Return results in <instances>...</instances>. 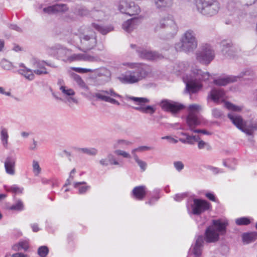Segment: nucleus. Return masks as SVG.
<instances>
[{
	"instance_id": "nucleus-32",
	"label": "nucleus",
	"mask_w": 257,
	"mask_h": 257,
	"mask_svg": "<svg viewBox=\"0 0 257 257\" xmlns=\"http://www.w3.org/2000/svg\"><path fill=\"white\" fill-rule=\"evenodd\" d=\"M19 73L24 75L27 79L32 80L34 79L35 76L33 74L32 70L24 67V69H22L19 70Z\"/></svg>"
},
{
	"instance_id": "nucleus-43",
	"label": "nucleus",
	"mask_w": 257,
	"mask_h": 257,
	"mask_svg": "<svg viewBox=\"0 0 257 257\" xmlns=\"http://www.w3.org/2000/svg\"><path fill=\"white\" fill-rule=\"evenodd\" d=\"M10 209L12 210L21 211L24 209V205L21 200H19L16 204H13L10 207Z\"/></svg>"
},
{
	"instance_id": "nucleus-15",
	"label": "nucleus",
	"mask_w": 257,
	"mask_h": 257,
	"mask_svg": "<svg viewBox=\"0 0 257 257\" xmlns=\"http://www.w3.org/2000/svg\"><path fill=\"white\" fill-rule=\"evenodd\" d=\"M137 52L140 57L147 60H156L163 57L162 54L156 51H149L143 48L138 49Z\"/></svg>"
},
{
	"instance_id": "nucleus-6",
	"label": "nucleus",
	"mask_w": 257,
	"mask_h": 257,
	"mask_svg": "<svg viewBox=\"0 0 257 257\" xmlns=\"http://www.w3.org/2000/svg\"><path fill=\"white\" fill-rule=\"evenodd\" d=\"M197 11L206 17H212L218 13L220 4L217 0H195Z\"/></svg>"
},
{
	"instance_id": "nucleus-13",
	"label": "nucleus",
	"mask_w": 257,
	"mask_h": 257,
	"mask_svg": "<svg viewBox=\"0 0 257 257\" xmlns=\"http://www.w3.org/2000/svg\"><path fill=\"white\" fill-rule=\"evenodd\" d=\"M221 53L226 57L234 59L236 56L237 49L230 40H223L220 44Z\"/></svg>"
},
{
	"instance_id": "nucleus-53",
	"label": "nucleus",
	"mask_w": 257,
	"mask_h": 257,
	"mask_svg": "<svg viewBox=\"0 0 257 257\" xmlns=\"http://www.w3.org/2000/svg\"><path fill=\"white\" fill-rule=\"evenodd\" d=\"M181 135L186 137L187 144L189 145H194V142L193 141V138L192 136L189 135L188 134L186 133H181Z\"/></svg>"
},
{
	"instance_id": "nucleus-36",
	"label": "nucleus",
	"mask_w": 257,
	"mask_h": 257,
	"mask_svg": "<svg viewBox=\"0 0 257 257\" xmlns=\"http://www.w3.org/2000/svg\"><path fill=\"white\" fill-rule=\"evenodd\" d=\"M250 223L249 218L246 217H240L235 220V223L238 225H247Z\"/></svg>"
},
{
	"instance_id": "nucleus-58",
	"label": "nucleus",
	"mask_w": 257,
	"mask_h": 257,
	"mask_svg": "<svg viewBox=\"0 0 257 257\" xmlns=\"http://www.w3.org/2000/svg\"><path fill=\"white\" fill-rule=\"evenodd\" d=\"M82 54H74L69 57L68 59L71 61L81 60Z\"/></svg>"
},
{
	"instance_id": "nucleus-9",
	"label": "nucleus",
	"mask_w": 257,
	"mask_h": 257,
	"mask_svg": "<svg viewBox=\"0 0 257 257\" xmlns=\"http://www.w3.org/2000/svg\"><path fill=\"white\" fill-rule=\"evenodd\" d=\"M215 54L211 46L208 44L202 45L196 53L198 61L202 64H209L214 58Z\"/></svg>"
},
{
	"instance_id": "nucleus-61",
	"label": "nucleus",
	"mask_w": 257,
	"mask_h": 257,
	"mask_svg": "<svg viewBox=\"0 0 257 257\" xmlns=\"http://www.w3.org/2000/svg\"><path fill=\"white\" fill-rule=\"evenodd\" d=\"M205 196L211 201H214V202L216 201V197H215V195L211 192H208V193H206Z\"/></svg>"
},
{
	"instance_id": "nucleus-11",
	"label": "nucleus",
	"mask_w": 257,
	"mask_h": 257,
	"mask_svg": "<svg viewBox=\"0 0 257 257\" xmlns=\"http://www.w3.org/2000/svg\"><path fill=\"white\" fill-rule=\"evenodd\" d=\"M159 104L163 110L173 115L178 113L185 108L183 104L167 99L162 100Z\"/></svg>"
},
{
	"instance_id": "nucleus-50",
	"label": "nucleus",
	"mask_w": 257,
	"mask_h": 257,
	"mask_svg": "<svg viewBox=\"0 0 257 257\" xmlns=\"http://www.w3.org/2000/svg\"><path fill=\"white\" fill-rule=\"evenodd\" d=\"M8 190L15 193H22L23 191V188H20L16 185H14L10 187L8 189Z\"/></svg>"
},
{
	"instance_id": "nucleus-48",
	"label": "nucleus",
	"mask_w": 257,
	"mask_h": 257,
	"mask_svg": "<svg viewBox=\"0 0 257 257\" xmlns=\"http://www.w3.org/2000/svg\"><path fill=\"white\" fill-rule=\"evenodd\" d=\"M201 106L199 105L196 104H191L188 106V110L189 111V114L188 116L190 114H194V115H196L194 113L195 111H198L199 109H200Z\"/></svg>"
},
{
	"instance_id": "nucleus-10",
	"label": "nucleus",
	"mask_w": 257,
	"mask_h": 257,
	"mask_svg": "<svg viewBox=\"0 0 257 257\" xmlns=\"http://www.w3.org/2000/svg\"><path fill=\"white\" fill-rule=\"evenodd\" d=\"M125 99L127 100H131L134 102L136 104L140 105L139 106L134 107V108L144 113H149L152 114L156 111V108L151 105L144 106V105L149 102V100L145 97H137L126 95Z\"/></svg>"
},
{
	"instance_id": "nucleus-3",
	"label": "nucleus",
	"mask_w": 257,
	"mask_h": 257,
	"mask_svg": "<svg viewBox=\"0 0 257 257\" xmlns=\"http://www.w3.org/2000/svg\"><path fill=\"white\" fill-rule=\"evenodd\" d=\"M78 31V37L80 41V46L78 48L80 51L87 52L96 45V37L95 33L91 28L82 26Z\"/></svg>"
},
{
	"instance_id": "nucleus-49",
	"label": "nucleus",
	"mask_w": 257,
	"mask_h": 257,
	"mask_svg": "<svg viewBox=\"0 0 257 257\" xmlns=\"http://www.w3.org/2000/svg\"><path fill=\"white\" fill-rule=\"evenodd\" d=\"M212 114L213 116L216 118H220L223 115V112L221 110L216 108L212 109Z\"/></svg>"
},
{
	"instance_id": "nucleus-51",
	"label": "nucleus",
	"mask_w": 257,
	"mask_h": 257,
	"mask_svg": "<svg viewBox=\"0 0 257 257\" xmlns=\"http://www.w3.org/2000/svg\"><path fill=\"white\" fill-rule=\"evenodd\" d=\"M187 196V193H178L176 194L174 197V199L175 201L180 202L182 201L183 199L185 198Z\"/></svg>"
},
{
	"instance_id": "nucleus-54",
	"label": "nucleus",
	"mask_w": 257,
	"mask_h": 257,
	"mask_svg": "<svg viewBox=\"0 0 257 257\" xmlns=\"http://www.w3.org/2000/svg\"><path fill=\"white\" fill-rule=\"evenodd\" d=\"M75 71L79 73H85L87 72H92L93 69L82 68L80 67H74L73 68Z\"/></svg>"
},
{
	"instance_id": "nucleus-63",
	"label": "nucleus",
	"mask_w": 257,
	"mask_h": 257,
	"mask_svg": "<svg viewBox=\"0 0 257 257\" xmlns=\"http://www.w3.org/2000/svg\"><path fill=\"white\" fill-rule=\"evenodd\" d=\"M244 5L246 6H250L252 5H256L257 3V0H244Z\"/></svg>"
},
{
	"instance_id": "nucleus-21",
	"label": "nucleus",
	"mask_w": 257,
	"mask_h": 257,
	"mask_svg": "<svg viewBox=\"0 0 257 257\" xmlns=\"http://www.w3.org/2000/svg\"><path fill=\"white\" fill-rule=\"evenodd\" d=\"M237 80V77L234 76H228L225 77L215 79L213 80L214 84L218 86H225L229 83L234 82Z\"/></svg>"
},
{
	"instance_id": "nucleus-20",
	"label": "nucleus",
	"mask_w": 257,
	"mask_h": 257,
	"mask_svg": "<svg viewBox=\"0 0 257 257\" xmlns=\"http://www.w3.org/2000/svg\"><path fill=\"white\" fill-rule=\"evenodd\" d=\"M132 195L136 199L143 200L146 195V187L145 186L135 187L132 191Z\"/></svg>"
},
{
	"instance_id": "nucleus-39",
	"label": "nucleus",
	"mask_w": 257,
	"mask_h": 257,
	"mask_svg": "<svg viewBox=\"0 0 257 257\" xmlns=\"http://www.w3.org/2000/svg\"><path fill=\"white\" fill-rule=\"evenodd\" d=\"M1 135L3 145L5 148H7L8 145V139L9 138L7 130L6 129L2 130Z\"/></svg>"
},
{
	"instance_id": "nucleus-19",
	"label": "nucleus",
	"mask_w": 257,
	"mask_h": 257,
	"mask_svg": "<svg viewBox=\"0 0 257 257\" xmlns=\"http://www.w3.org/2000/svg\"><path fill=\"white\" fill-rule=\"evenodd\" d=\"M92 72L94 73L96 78L102 77L104 83L108 81L111 75L110 72L104 67L93 70Z\"/></svg>"
},
{
	"instance_id": "nucleus-24",
	"label": "nucleus",
	"mask_w": 257,
	"mask_h": 257,
	"mask_svg": "<svg viewBox=\"0 0 257 257\" xmlns=\"http://www.w3.org/2000/svg\"><path fill=\"white\" fill-rule=\"evenodd\" d=\"M78 14L81 16H86L88 15H92L93 16H95L96 13H98L100 15L102 16L103 13L101 11H96V10H92L90 11L85 7H81L78 9L77 11Z\"/></svg>"
},
{
	"instance_id": "nucleus-31",
	"label": "nucleus",
	"mask_w": 257,
	"mask_h": 257,
	"mask_svg": "<svg viewBox=\"0 0 257 257\" xmlns=\"http://www.w3.org/2000/svg\"><path fill=\"white\" fill-rule=\"evenodd\" d=\"M72 77L74 80L77 83V84L82 89L84 90H88V87L86 84L85 82L82 80L81 77L78 74L75 73L72 74Z\"/></svg>"
},
{
	"instance_id": "nucleus-62",
	"label": "nucleus",
	"mask_w": 257,
	"mask_h": 257,
	"mask_svg": "<svg viewBox=\"0 0 257 257\" xmlns=\"http://www.w3.org/2000/svg\"><path fill=\"white\" fill-rule=\"evenodd\" d=\"M162 139H163V140H167L170 142L172 143L173 144H176L178 142V140L174 139L173 138L171 137V136L163 137L162 138Z\"/></svg>"
},
{
	"instance_id": "nucleus-37",
	"label": "nucleus",
	"mask_w": 257,
	"mask_h": 257,
	"mask_svg": "<svg viewBox=\"0 0 257 257\" xmlns=\"http://www.w3.org/2000/svg\"><path fill=\"white\" fill-rule=\"evenodd\" d=\"M113 152L116 156H121L125 159H131L132 157L130 153L120 149H116Z\"/></svg>"
},
{
	"instance_id": "nucleus-12",
	"label": "nucleus",
	"mask_w": 257,
	"mask_h": 257,
	"mask_svg": "<svg viewBox=\"0 0 257 257\" xmlns=\"http://www.w3.org/2000/svg\"><path fill=\"white\" fill-rule=\"evenodd\" d=\"M193 203L191 204L192 209L191 213L195 215H199L205 211L209 210L211 207V204L208 201L194 198L193 199Z\"/></svg>"
},
{
	"instance_id": "nucleus-55",
	"label": "nucleus",
	"mask_w": 257,
	"mask_h": 257,
	"mask_svg": "<svg viewBox=\"0 0 257 257\" xmlns=\"http://www.w3.org/2000/svg\"><path fill=\"white\" fill-rule=\"evenodd\" d=\"M254 75V73L253 71H252L250 69H247L245 70L244 71H242L241 72V73L239 74V75L237 76V79L242 77L245 76H252Z\"/></svg>"
},
{
	"instance_id": "nucleus-27",
	"label": "nucleus",
	"mask_w": 257,
	"mask_h": 257,
	"mask_svg": "<svg viewBox=\"0 0 257 257\" xmlns=\"http://www.w3.org/2000/svg\"><path fill=\"white\" fill-rule=\"evenodd\" d=\"M86 183L84 181L75 182L74 187L78 190V193L82 194L86 193L90 188L89 186L85 185Z\"/></svg>"
},
{
	"instance_id": "nucleus-28",
	"label": "nucleus",
	"mask_w": 257,
	"mask_h": 257,
	"mask_svg": "<svg viewBox=\"0 0 257 257\" xmlns=\"http://www.w3.org/2000/svg\"><path fill=\"white\" fill-rule=\"evenodd\" d=\"M140 12V9L138 5H135L134 2H131L128 4L127 15L133 16L138 15Z\"/></svg>"
},
{
	"instance_id": "nucleus-17",
	"label": "nucleus",
	"mask_w": 257,
	"mask_h": 257,
	"mask_svg": "<svg viewBox=\"0 0 257 257\" xmlns=\"http://www.w3.org/2000/svg\"><path fill=\"white\" fill-rule=\"evenodd\" d=\"M140 23V20L135 17L124 22L122 24V29L127 33H131L134 29H136Z\"/></svg>"
},
{
	"instance_id": "nucleus-8",
	"label": "nucleus",
	"mask_w": 257,
	"mask_h": 257,
	"mask_svg": "<svg viewBox=\"0 0 257 257\" xmlns=\"http://www.w3.org/2000/svg\"><path fill=\"white\" fill-rule=\"evenodd\" d=\"M159 28L165 29L168 38H173L178 32V27L171 15H168L160 20L156 30H158Z\"/></svg>"
},
{
	"instance_id": "nucleus-25",
	"label": "nucleus",
	"mask_w": 257,
	"mask_h": 257,
	"mask_svg": "<svg viewBox=\"0 0 257 257\" xmlns=\"http://www.w3.org/2000/svg\"><path fill=\"white\" fill-rule=\"evenodd\" d=\"M94 97H96L97 99L105 101L110 102L112 104L119 105V102L115 100L114 98H111L109 96L103 95L100 93H95L93 95Z\"/></svg>"
},
{
	"instance_id": "nucleus-52",
	"label": "nucleus",
	"mask_w": 257,
	"mask_h": 257,
	"mask_svg": "<svg viewBox=\"0 0 257 257\" xmlns=\"http://www.w3.org/2000/svg\"><path fill=\"white\" fill-rule=\"evenodd\" d=\"M81 60L84 61L93 62L95 61V57L86 54H82Z\"/></svg>"
},
{
	"instance_id": "nucleus-29",
	"label": "nucleus",
	"mask_w": 257,
	"mask_h": 257,
	"mask_svg": "<svg viewBox=\"0 0 257 257\" xmlns=\"http://www.w3.org/2000/svg\"><path fill=\"white\" fill-rule=\"evenodd\" d=\"M154 1L156 8L159 9L170 7L173 4V0H154Z\"/></svg>"
},
{
	"instance_id": "nucleus-46",
	"label": "nucleus",
	"mask_w": 257,
	"mask_h": 257,
	"mask_svg": "<svg viewBox=\"0 0 257 257\" xmlns=\"http://www.w3.org/2000/svg\"><path fill=\"white\" fill-rule=\"evenodd\" d=\"M33 170L36 176L38 175L40 173L41 169L38 161L35 160L33 161Z\"/></svg>"
},
{
	"instance_id": "nucleus-44",
	"label": "nucleus",
	"mask_w": 257,
	"mask_h": 257,
	"mask_svg": "<svg viewBox=\"0 0 257 257\" xmlns=\"http://www.w3.org/2000/svg\"><path fill=\"white\" fill-rule=\"evenodd\" d=\"M1 65L3 68L5 70H11L13 68V65L11 62L6 60L3 59L1 62Z\"/></svg>"
},
{
	"instance_id": "nucleus-4",
	"label": "nucleus",
	"mask_w": 257,
	"mask_h": 257,
	"mask_svg": "<svg viewBox=\"0 0 257 257\" xmlns=\"http://www.w3.org/2000/svg\"><path fill=\"white\" fill-rule=\"evenodd\" d=\"M198 42L195 32L192 30L186 31L182 36L180 41L175 44L177 51L189 53L197 48Z\"/></svg>"
},
{
	"instance_id": "nucleus-47",
	"label": "nucleus",
	"mask_w": 257,
	"mask_h": 257,
	"mask_svg": "<svg viewBox=\"0 0 257 257\" xmlns=\"http://www.w3.org/2000/svg\"><path fill=\"white\" fill-rule=\"evenodd\" d=\"M60 89L62 93L68 96H73L75 94L74 91L72 89H67L66 87L64 86H61Z\"/></svg>"
},
{
	"instance_id": "nucleus-64",
	"label": "nucleus",
	"mask_w": 257,
	"mask_h": 257,
	"mask_svg": "<svg viewBox=\"0 0 257 257\" xmlns=\"http://www.w3.org/2000/svg\"><path fill=\"white\" fill-rule=\"evenodd\" d=\"M99 163L102 166H107L109 164L108 158H103L99 161Z\"/></svg>"
},
{
	"instance_id": "nucleus-57",
	"label": "nucleus",
	"mask_w": 257,
	"mask_h": 257,
	"mask_svg": "<svg viewBox=\"0 0 257 257\" xmlns=\"http://www.w3.org/2000/svg\"><path fill=\"white\" fill-rule=\"evenodd\" d=\"M174 166L178 171H181L184 167V164L181 161L174 162Z\"/></svg>"
},
{
	"instance_id": "nucleus-45",
	"label": "nucleus",
	"mask_w": 257,
	"mask_h": 257,
	"mask_svg": "<svg viewBox=\"0 0 257 257\" xmlns=\"http://www.w3.org/2000/svg\"><path fill=\"white\" fill-rule=\"evenodd\" d=\"M99 91L103 93L106 95H109L113 97H120V95L117 93H116L115 92H114V90L112 88H111L109 89L108 90H99Z\"/></svg>"
},
{
	"instance_id": "nucleus-7",
	"label": "nucleus",
	"mask_w": 257,
	"mask_h": 257,
	"mask_svg": "<svg viewBox=\"0 0 257 257\" xmlns=\"http://www.w3.org/2000/svg\"><path fill=\"white\" fill-rule=\"evenodd\" d=\"M228 117L236 127L248 136H252L254 131L257 130V123L246 125L242 117L234 113H229Z\"/></svg>"
},
{
	"instance_id": "nucleus-23",
	"label": "nucleus",
	"mask_w": 257,
	"mask_h": 257,
	"mask_svg": "<svg viewBox=\"0 0 257 257\" xmlns=\"http://www.w3.org/2000/svg\"><path fill=\"white\" fill-rule=\"evenodd\" d=\"M209 96L213 102L218 103L220 99L224 98L225 92L223 90L221 89H212L210 92Z\"/></svg>"
},
{
	"instance_id": "nucleus-14",
	"label": "nucleus",
	"mask_w": 257,
	"mask_h": 257,
	"mask_svg": "<svg viewBox=\"0 0 257 257\" xmlns=\"http://www.w3.org/2000/svg\"><path fill=\"white\" fill-rule=\"evenodd\" d=\"M187 123L189 130L196 133H202L204 135H210V133L205 130L194 129V127L199 125L200 121L198 120L196 115L190 113L187 117Z\"/></svg>"
},
{
	"instance_id": "nucleus-22",
	"label": "nucleus",
	"mask_w": 257,
	"mask_h": 257,
	"mask_svg": "<svg viewBox=\"0 0 257 257\" xmlns=\"http://www.w3.org/2000/svg\"><path fill=\"white\" fill-rule=\"evenodd\" d=\"M45 61L36 60L33 63V67L37 68L34 70V73L38 75L48 74L46 68L44 66Z\"/></svg>"
},
{
	"instance_id": "nucleus-18",
	"label": "nucleus",
	"mask_w": 257,
	"mask_h": 257,
	"mask_svg": "<svg viewBox=\"0 0 257 257\" xmlns=\"http://www.w3.org/2000/svg\"><path fill=\"white\" fill-rule=\"evenodd\" d=\"M16 158L15 156H8L5 162V168L7 174L13 175L15 174V167Z\"/></svg>"
},
{
	"instance_id": "nucleus-26",
	"label": "nucleus",
	"mask_w": 257,
	"mask_h": 257,
	"mask_svg": "<svg viewBox=\"0 0 257 257\" xmlns=\"http://www.w3.org/2000/svg\"><path fill=\"white\" fill-rule=\"evenodd\" d=\"M242 238L243 241L246 243L253 242L257 238V232L244 233Z\"/></svg>"
},
{
	"instance_id": "nucleus-35",
	"label": "nucleus",
	"mask_w": 257,
	"mask_h": 257,
	"mask_svg": "<svg viewBox=\"0 0 257 257\" xmlns=\"http://www.w3.org/2000/svg\"><path fill=\"white\" fill-rule=\"evenodd\" d=\"M128 4L129 3L124 0H122L120 2L118 9L121 13L127 14Z\"/></svg>"
},
{
	"instance_id": "nucleus-56",
	"label": "nucleus",
	"mask_w": 257,
	"mask_h": 257,
	"mask_svg": "<svg viewBox=\"0 0 257 257\" xmlns=\"http://www.w3.org/2000/svg\"><path fill=\"white\" fill-rule=\"evenodd\" d=\"M68 50L66 48L59 47L57 48V54L59 57H61L66 55Z\"/></svg>"
},
{
	"instance_id": "nucleus-1",
	"label": "nucleus",
	"mask_w": 257,
	"mask_h": 257,
	"mask_svg": "<svg viewBox=\"0 0 257 257\" xmlns=\"http://www.w3.org/2000/svg\"><path fill=\"white\" fill-rule=\"evenodd\" d=\"M228 224L226 220H212L211 225L207 227L205 231V237L201 235L198 236L196 239L195 244L192 250L195 257H200L201 255L204 240L207 243L217 241L219 239V235L225 234Z\"/></svg>"
},
{
	"instance_id": "nucleus-41",
	"label": "nucleus",
	"mask_w": 257,
	"mask_h": 257,
	"mask_svg": "<svg viewBox=\"0 0 257 257\" xmlns=\"http://www.w3.org/2000/svg\"><path fill=\"white\" fill-rule=\"evenodd\" d=\"M49 253V248L46 246H41L38 249V253L41 257H46Z\"/></svg>"
},
{
	"instance_id": "nucleus-33",
	"label": "nucleus",
	"mask_w": 257,
	"mask_h": 257,
	"mask_svg": "<svg viewBox=\"0 0 257 257\" xmlns=\"http://www.w3.org/2000/svg\"><path fill=\"white\" fill-rule=\"evenodd\" d=\"M29 247V243L27 241H20L18 244H15L13 246V249L15 250H19L21 249L26 251Z\"/></svg>"
},
{
	"instance_id": "nucleus-2",
	"label": "nucleus",
	"mask_w": 257,
	"mask_h": 257,
	"mask_svg": "<svg viewBox=\"0 0 257 257\" xmlns=\"http://www.w3.org/2000/svg\"><path fill=\"white\" fill-rule=\"evenodd\" d=\"M127 65L130 69L117 77L118 80L123 84L137 83L146 79L152 72L151 67L145 63H128Z\"/></svg>"
},
{
	"instance_id": "nucleus-34",
	"label": "nucleus",
	"mask_w": 257,
	"mask_h": 257,
	"mask_svg": "<svg viewBox=\"0 0 257 257\" xmlns=\"http://www.w3.org/2000/svg\"><path fill=\"white\" fill-rule=\"evenodd\" d=\"M92 26L103 35H105L111 31V29L109 28H105L95 23H92Z\"/></svg>"
},
{
	"instance_id": "nucleus-30",
	"label": "nucleus",
	"mask_w": 257,
	"mask_h": 257,
	"mask_svg": "<svg viewBox=\"0 0 257 257\" xmlns=\"http://www.w3.org/2000/svg\"><path fill=\"white\" fill-rule=\"evenodd\" d=\"M132 144V143L123 139H119L116 140L113 144V147L114 149L122 148L124 149L127 146H129Z\"/></svg>"
},
{
	"instance_id": "nucleus-38",
	"label": "nucleus",
	"mask_w": 257,
	"mask_h": 257,
	"mask_svg": "<svg viewBox=\"0 0 257 257\" xmlns=\"http://www.w3.org/2000/svg\"><path fill=\"white\" fill-rule=\"evenodd\" d=\"M79 150L82 153L90 156H95L97 153V150L95 148H80Z\"/></svg>"
},
{
	"instance_id": "nucleus-16",
	"label": "nucleus",
	"mask_w": 257,
	"mask_h": 257,
	"mask_svg": "<svg viewBox=\"0 0 257 257\" xmlns=\"http://www.w3.org/2000/svg\"><path fill=\"white\" fill-rule=\"evenodd\" d=\"M68 8L65 4H56L53 6L44 8L43 10L44 13L49 15L55 14L59 12H63L67 11Z\"/></svg>"
},
{
	"instance_id": "nucleus-60",
	"label": "nucleus",
	"mask_w": 257,
	"mask_h": 257,
	"mask_svg": "<svg viewBox=\"0 0 257 257\" xmlns=\"http://www.w3.org/2000/svg\"><path fill=\"white\" fill-rule=\"evenodd\" d=\"M135 149L137 150V152H144L150 150L152 149V148L148 146H141L137 148H135Z\"/></svg>"
},
{
	"instance_id": "nucleus-59",
	"label": "nucleus",
	"mask_w": 257,
	"mask_h": 257,
	"mask_svg": "<svg viewBox=\"0 0 257 257\" xmlns=\"http://www.w3.org/2000/svg\"><path fill=\"white\" fill-rule=\"evenodd\" d=\"M139 167H140L142 171H145L147 168V164L146 162L141 160H140L139 161L136 162Z\"/></svg>"
},
{
	"instance_id": "nucleus-42",
	"label": "nucleus",
	"mask_w": 257,
	"mask_h": 257,
	"mask_svg": "<svg viewBox=\"0 0 257 257\" xmlns=\"http://www.w3.org/2000/svg\"><path fill=\"white\" fill-rule=\"evenodd\" d=\"M107 157L108 159L110 165L121 166L119 162L116 160V158L113 154H108Z\"/></svg>"
},
{
	"instance_id": "nucleus-5",
	"label": "nucleus",
	"mask_w": 257,
	"mask_h": 257,
	"mask_svg": "<svg viewBox=\"0 0 257 257\" xmlns=\"http://www.w3.org/2000/svg\"><path fill=\"white\" fill-rule=\"evenodd\" d=\"M210 74L203 72L200 69L193 71V76L186 82V90L189 94L197 92L202 87V82H206L208 80Z\"/></svg>"
},
{
	"instance_id": "nucleus-40",
	"label": "nucleus",
	"mask_w": 257,
	"mask_h": 257,
	"mask_svg": "<svg viewBox=\"0 0 257 257\" xmlns=\"http://www.w3.org/2000/svg\"><path fill=\"white\" fill-rule=\"evenodd\" d=\"M225 106L228 109L232 110L233 111L231 112V113H234L236 114H237L235 112L239 111L241 110V109L238 106H237L228 101L225 103Z\"/></svg>"
}]
</instances>
